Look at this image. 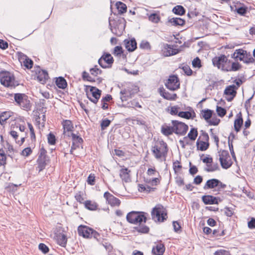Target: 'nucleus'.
<instances>
[{
  "label": "nucleus",
  "mask_w": 255,
  "mask_h": 255,
  "mask_svg": "<svg viewBox=\"0 0 255 255\" xmlns=\"http://www.w3.org/2000/svg\"><path fill=\"white\" fill-rule=\"evenodd\" d=\"M182 69L185 73L187 75H190L192 74V71L188 66H184L183 67Z\"/></svg>",
  "instance_id": "obj_61"
},
{
  "label": "nucleus",
  "mask_w": 255,
  "mask_h": 255,
  "mask_svg": "<svg viewBox=\"0 0 255 255\" xmlns=\"http://www.w3.org/2000/svg\"><path fill=\"white\" fill-rule=\"evenodd\" d=\"M248 227L250 229L255 228V219L252 218V220L248 222Z\"/></svg>",
  "instance_id": "obj_64"
},
{
  "label": "nucleus",
  "mask_w": 255,
  "mask_h": 255,
  "mask_svg": "<svg viewBox=\"0 0 255 255\" xmlns=\"http://www.w3.org/2000/svg\"><path fill=\"white\" fill-rule=\"evenodd\" d=\"M28 127L30 130V136L32 139H35V135L34 133V128L32 126V125L30 123H28Z\"/></svg>",
  "instance_id": "obj_58"
},
{
  "label": "nucleus",
  "mask_w": 255,
  "mask_h": 255,
  "mask_svg": "<svg viewBox=\"0 0 255 255\" xmlns=\"http://www.w3.org/2000/svg\"><path fill=\"white\" fill-rule=\"evenodd\" d=\"M162 51L165 56L173 55L179 52L178 49L173 48L172 46L167 44H164Z\"/></svg>",
  "instance_id": "obj_17"
},
{
  "label": "nucleus",
  "mask_w": 255,
  "mask_h": 255,
  "mask_svg": "<svg viewBox=\"0 0 255 255\" xmlns=\"http://www.w3.org/2000/svg\"><path fill=\"white\" fill-rule=\"evenodd\" d=\"M101 91L94 87H90V92H87L88 98L96 104L101 97Z\"/></svg>",
  "instance_id": "obj_11"
},
{
  "label": "nucleus",
  "mask_w": 255,
  "mask_h": 255,
  "mask_svg": "<svg viewBox=\"0 0 255 255\" xmlns=\"http://www.w3.org/2000/svg\"><path fill=\"white\" fill-rule=\"evenodd\" d=\"M113 58L110 54H106L104 55L98 61L99 64L101 67L103 68H106L108 67L107 65H105V63L108 65H110L113 63Z\"/></svg>",
  "instance_id": "obj_18"
},
{
  "label": "nucleus",
  "mask_w": 255,
  "mask_h": 255,
  "mask_svg": "<svg viewBox=\"0 0 255 255\" xmlns=\"http://www.w3.org/2000/svg\"><path fill=\"white\" fill-rule=\"evenodd\" d=\"M19 60L22 62L23 65L27 69H30L33 65V61L28 58L26 55H22L19 58Z\"/></svg>",
  "instance_id": "obj_26"
},
{
  "label": "nucleus",
  "mask_w": 255,
  "mask_h": 255,
  "mask_svg": "<svg viewBox=\"0 0 255 255\" xmlns=\"http://www.w3.org/2000/svg\"><path fill=\"white\" fill-rule=\"evenodd\" d=\"M130 170H128V168L124 166L122 167L120 170L119 175L123 181L127 183L130 181Z\"/></svg>",
  "instance_id": "obj_20"
},
{
  "label": "nucleus",
  "mask_w": 255,
  "mask_h": 255,
  "mask_svg": "<svg viewBox=\"0 0 255 255\" xmlns=\"http://www.w3.org/2000/svg\"><path fill=\"white\" fill-rule=\"evenodd\" d=\"M234 10L240 15L246 16L248 12V7L244 3H237Z\"/></svg>",
  "instance_id": "obj_19"
},
{
  "label": "nucleus",
  "mask_w": 255,
  "mask_h": 255,
  "mask_svg": "<svg viewBox=\"0 0 255 255\" xmlns=\"http://www.w3.org/2000/svg\"><path fill=\"white\" fill-rule=\"evenodd\" d=\"M241 68V65L239 63L236 62H233L232 64L231 67H230L228 66V68L229 69V71H237L239 70Z\"/></svg>",
  "instance_id": "obj_46"
},
{
  "label": "nucleus",
  "mask_w": 255,
  "mask_h": 255,
  "mask_svg": "<svg viewBox=\"0 0 255 255\" xmlns=\"http://www.w3.org/2000/svg\"><path fill=\"white\" fill-rule=\"evenodd\" d=\"M151 216L155 222H163L167 217V211L162 205L158 204L152 209Z\"/></svg>",
  "instance_id": "obj_3"
},
{
  "label": "nucleus",
  "mask_w": 255,
  "mask_h": 255,
  "mask_svg": "<svg viewBox=\"0 0 255 255\" xmlns=\"http://www.w3.org/2000/svg\"><path fill=\"white\" fill-rule=\"evenodd\" d=\"M125 47L129 51H133L136 48V42L135 39H126L124 40Z\"/></svg>",
  "instance_id": "obj_24"
},
{
  "label": "nucleus",
  "mask_w": 255,
  "mask_h": 255,
  "mask_svg": "<svg viewBox=\"0 0 255 255\" xmlns=\"http://www.w3.org/2000/svg\"><path fill=\"white\" fill-rule=\"evenodd\" d=\"M201 114L202 117L206 120H208L211 118L212 115V112L210 110H203Z\"/></svg>",
  "instance_id": "obj_44"
},
{
  "label": "nucleus",
  "mask_w": 255,
  "mask_h": 255,
  "mask_svg": "<svg viewBox=\"0 0 255 255\" xmlns=\"http://www.w3.org/2000/svg\"><path fill=\"white\" fill-rule=\"evenodd\" d=\"M32 150L29 147L24 148L22 151V154L25 156H28L31 153Z\"/></svg>",
  "instance_id": "obj_59"
},
{
  "label": "nucleus",
  "mask_w": 255,
  "mask_h": 255,
  "mask_svg": "<svg viewBox=\"0 0 255 255\" xmlns=\"http://www.w3.org/2000/svg\"><path fill=\"white\" fill-rule=\"evenodd\" d=\"M248 56L247 51L242 49H239L235 50L232 55V57L237 60L243 61L247 62V57Z\"/></svg>",
  "instance_id": "obj_14"
},
{
  "label": "nucleus",
  "mask_w": 255,
  "mask_h": 255,
  "mask_svg": "<svg viewBox=\"0 0 255 255\" xmlns=\"http://www.w3.org/2000/svg\"><path fill=\"white\" fill-rule=\"evenodd\" d=\"M243 125V120L241 114L240 113L236 116V119H235L234 123V129L237 132L240 131Z\"/></svg>",
  "instance_id": "obj_22"
},
{
  "label": "nucleus",
  "mask_w": 255,
  "mask_h": 255,
  "mask_svg": "<svg viewBox=\"0 0 255 255\" xmlns=\"http://www.w3.org/2000/svg\"><path fill=\"white\" fill-rule=\"evenodd\" d=\"M173 11L175 14L182 15L185 13V9L183 6L181 5H177L173 9Z\"/></svg>",
  "instance_id": "obj_39"
},
{
  "label": "nucleus",
  "mask_w": 255,
  "mask_h": 255,
  "mask_svg": "<svg viewBox=\"0 0 255 255\" xmlns=\"http://www.w3.org/2000/svg\"><path fill=\"white\" fill-rule=\"evenodd\" d=\"M161 131L164 134L166 135H168L171 134L173 132H174V129L173 126L171 127H163L162 128Z\"/></svg>",
  "instance_id": "obj_40"
},
{
  "label": "nucleus",
  "mask_w": 255,
  "mask_h": 255,
  "mask_svg": "<svg viewBox=\"0 0 255 255\" xmlns=\"http://www.w3.org/2000/svg\"><path fill=\"white\" fill-rule=\"evenodd\" d=\"M166 87L171 91H175L179 88L180 83L177 76L173 75L169 77L165 84Z\"/></svg>",
  "instance_id": "obj_13"
},
{
  "label": "nucleus",
  "mask_w": 255,
  "mask_h": 255,
  "mask_svg": "<svg viewBox=\"0 0 255 255\" xmlns=\"http://www.w3.org/2000/svg\"><path fill=\"white\" fill-rule=\"evenodd\" d=\"M209 136L206 132H203L197 141V148L201 151L206 150L209 147L208 142Z\"/></svg>",
  "instance_id": "obj_10"
},
{
  "label": "nucleus",
  "mask_w": 255,
  "mask_h": 255,
  "mask_svg": "<svg viewBox=\"0 0 255 255\" xmlns=\"http://www.w3.org/2000/svg\"><path fill=\"white\" fill-rule=\"evenodd\" d=\"M14 99L17 105L22 109L26 111L30 110V101L26 95L20 93L15 94Z\"/></svg>",
  "instance_id": "obj_5"
},
{
  "label": "nucleus",
  "mask_w": 255,
  "mask_h": 255,
  "mask_svg": "<svg viewBox=\"0 0 255 255\" xmlns=\"http://www.w3.org/2000/svg\"><path fill=\"white\" fill-rule=\"evenodd\" d=\"M37 161L38 163L37 169L38 171L40 172L45 168L49 161V159L48 157H38Z\"/></svg>",
  "instance_id": "obj_25"
},
{
  "label": "nucleus",
  "mask_w": 255,
  "mask_h": 255,
  "mask_svg": "<svg viewBox=\"0 0 255 255\" xmlns=\"http://www.w3.org/2000/svg\"><path fill=\"white\" fill-rule=\"evenodd\" d=\"M95 177L94 174H90L88 177L87 182L91 185L95 184Z\"/></svg>",
  "instance_id": "obj_55"
},
{
  "label": "nucleus",
  "mask_w": 255,
  "mask_h": 255,
  "mask_svg": "<svg viewBox=\"0 0 255 255\" xmlns=\"http://www.w3.org/2000/svg\"><path fill=\"white\" fill-rule=\"evenodd\" d=\"M151 151L156 159L161 161H165L168 152L167 144L163 141L157 142L152 147Z\"/></svg>",
  "instance_id": "obj_1"
},
{
  "label": "nucleus",
  "mask_w": 255,
  "mask_h": 255,
  "mask_svg": "<svg viewBox=\"0 0 255 255\" xmlns=\"http://www.w3.org/2000/svg\"><path fill=\"white\" fill-rule=\"evenodd\" d=\"M56 237L57 243L62 247H65L67 242L66 236L64 234L60 233Z\"/></svg>",
  "instance_id": "obj_31"
},
{
  "label": "nucleus",
  "mask_w": 255,
  "mask_h": 255,
  "mask_svg": "<svg viewBox=\"0 0 255 255\" xmlns=\"http://www.w3.org/2000/svg\"><path fill=\"white\" fill-rule=\"evenodd\" d=\"M148 19L150 21L157 23L160 20V17L156 13H152L149 16Z\"/></svg>",
  "instance_id": "obj_43"
},
{
  "label": "nucleus",
  "mask_w": 255,
  "mask_h": 255,
  "mask_svg": "<svg viewBox=\"0 0 255 255\" xmlns=\"http://www.w3.org/2000/svg\"><path fill=\"white\" fill-rule=\"evenodd\" d=\"M192 65L195 68H199L201 67V61L198 57H196L193 60Z\"/></svg>",
  "instance_id": "obj_48"
},
{
  "label": "nucleus",
  "mask_w": 255,
  "mask_h": 255,
  "mask_svg": "<svg viewBox=\"0 0 255 255\" xmlns=\"http://www.w3.org/2000/svg\"><path fill=\"white\" fill-rule=\"evenodd\" d=\"M84 205L87 209L91 211L96 210L98 207V205L96 202L91 200L85 201Z\"/></svg>",
  "instance_id": "obj_28"
},
{
  "label": "nucleus",
  "mask_w": 255,
  "mask_h": 255,
  "mask_svg": "<svg viewBox=\"0 0 255 255\" xmlns=\"http://www.w3.org/2000/svg\"><path fill=\"white\" fill-rule=\"evenodd\" d=\"M104 197L112 206H119L120 205V200L108 192H106L104 193Z\"/></svg>",
  "instance_id": "obj_16"
},
{
  "label": "nucleus",
  "mask_w": 255,
  "mask_h": 255,
  "mask_svg": "<svg viewBox=\"0 0 255 255\" xmlns=\"http://www.w3.org/2000/svg\"><path fill=\"white\" fill-rule=\"evenodd\" d=\"M160 179L159 178H154L153 179H149L147 182L150 184L151 185H156L160 183Z\"/></svg>",
  "instance_id": "obj_52"
},
{
  "label": "nucleus",
  "mask_w": 255,
  "mask_h": 255,
  "mask_svg": "<svg viewBox=\"0 0 255 255\" xmlns=\"http://www.w3.org/2000/svg\"><path fill=\"white\" fill-rule=\"evenodd\" d=\"M10 117V115H7L6 113H3L0 117V123L2 125L3 123Z\"/></svg>",
  "instance_id": "obj_60"
},
{
  "label": "nucleus",
  "mask_w": 255,
  "mask_h": 255,
  "mask_svg": "<svg viewBox=\"0 0 255 255\" xmlns=\"http://www.w3.org/2000/svg\"><path fill=\"white\" fill-rule=\"evenodd\" d=\"M0 81L2 85L6 87L12 88L18 85L13 75L8 72L0 73Z\"/></svg>",
  "instance_id": "obj_4"
},
{
  "label": "nucleus",
  "mask_w": 255,
  "mask_h": 255,
  "mask_svg": "<svg viewBox=\"0 0 255 255\" xmlns=\"http://www.w3.org/2000/svg\"><path fill=\"white\" fill-rule=\"evenodd\" d=\"M47 139H48V142L49 144H50L51 145H53L55 144V137L53 134L49 133L48 135Z\"/></svg>",
  "instance_id": "obj_53"
},
{
  "label": "nucleus",
  "mask_w": 255,
  "mask_h": 255,
  "mask_svg": "<svg viewBox=\"0 0 255 255\" xmlns=\"http://www.w3.org/2000/svg\"><path fill=\"white\" fill-rule=\"evenodd\" d=\"M129 106L133 108H141V106L135 100L131 101L129 104Z\"/></svg>",
  "instance_id": "obj_50"
},
{
  "label": "nucleus",
  "mask_w": 255,
  "mask_h": 255,
  "mask_svg": "<svg viewBox=\"0 0 255 255\" xmlns=\"http://www.w3.org/2000/svg\"><path fill=\"white\" fill-rule=\"evenodd\" d=\"M38 247L39 249L44 254L48 253L49 251L48 248L44 244H40Z\"/></svg>",
  "instance_id": "obj_56"
},
{
  "label": "nucleus",
  "mask_w": 255,
  "mask_h": 255,
  "mask_svg": "<svg viewBox=\"0 0 255 255\" xmlns=\"http://www.w3.org/2000/svg\"><path fill=\"white\" fill-rule=\"evenodd\" d=\"M139 47L140 48L144 49H149L150 48L149 43L146 41H142L140 43Z\"/></svg>",
  "instance_id": "obj_51"
},
{
  "label": "nucleus",
  "mask_w": 255,
  "mask_h": 255,
  "mask_svg": "<svg viewBox=\"0 0 255 255\" xmlns=\"http://www.w3.org/2000/svg\"><path fill=\"white\" fill-rule=\"evenodd\" d=\"M237 94V90L232 85L227 86L225 91L224 95L226 100L230 102L231 101Z\"/></svg>",
  "instance_id": "obj_15"
},
{
  "label": "nucleus",
  "mask_w": 255,
  "mask_h": 255,
  "mask_svg": "<svg viewBox=\"0 0 255 255\" xmlns=\"http://www.w3.org/2000/svg\"><path fill=\"white\" fill-rule=\"evenodd\" d=\"M62 125L64 129L63 133L64 135L70 136V134L72 133L71 131H72L73 129V125L72 122L70 120H65L63 121Z\"/></svg>",
  "instance_id": "obj_21"
},
{
  "label": "nucleus",
  "mask_w": 255,
  "mask_h": 255,
  "mask_svg": "<svg viewBox=\"0 0 255 255\" xmlns=\"http://www.w3.org/2000/svg\"><path fill=\"white\" fill-rule=\"evenodd\" d=\"M197 135V130L196 129L193 128L188 133V136L191 140H194L196 138Z\"/></svg>",
  "instance_id": "obj_42"
},
{
  "label": "nucleus",
  "mask_w": 255,
  "mask_h": 255,
  "mask_svg": "<svg viewBox=\"0 0 255 255\" xmlns=\"http://www.w3.org/2000/svg\"><path fill=\"white\" fill-rule=\"evenodd\" d=\"M90 73L92 75L96 76L98 74H100L101 71L97 68V66H95V67L90 69Z\"/></svg>",
  "instance_id": "obj_57"
},
{
  "label": "nucleus",
  "mask_w": 255,
  "mask_h": 255,
  "mask_svg": "<svg viewBox=\"0 0 255 255\" xmlns=\"http://www.w3.org/2000/svg\"><path fill=\"white\" fill-rule=\"evenodd\" d=\"M161 95L164 99L168 100H175L177 98L176 94L170 93L167 92H163Z\"/></svg>",
  "instance_id": "obj_33"
},
{
  "label": "nucleus",
  "mask_w": 255,
  "mask_h": 255,
  "mask_svg": "<svg viewBox=\"0 0 255 255\" xmlns=\"http://www.w3.org/2000/svg\"><path fill=\"white\" fill-rule=\"evenodd\" d=\"M169 22L174 25H183L185 23V21L179 17H173L169 19Z\"/></svg>",
  "instance_id": "obj_32"
},
{
  "label": "nucleus",
  "mask_w": 255,
  "mask_h": 255,
  "mask_svg": "<svg viewBox=\"0 0 255 255\" xmlns=\"http://www.w3.org/2000/svg\"><path fill=\"white\" fill-rule=\"evenodd\" d=\"M126 218L129 223L134 225H140L142 223H145L146 221L145 213L136 211L128 213Z\"/></svg>",
  "instance_id": "obj_2"
},
{
  "label": "nucleus",
  "mask_w": 255,
  "mask_h": 255,
  "mask_svg": "<svg viewBox=\"0 0 255 255\" xmlns=\"http://www.w3.org/2000/svg\"><path fill=\"white\" fill-rule=\"evenodd\" d=\"M57 86L61 89H64L67 83L66 80L62 77H59L56 81Z\"/></svg>",
  "instance_id": "obj_36"
},
{
  "label": "nucleus",
  "mask_w": 255,
  "mask_h": 255,
  "mask_svg": "<svg viewBox=\"0 0 255 255\" xmlns=\"http://www.w3.org/2000/svg\"><path fill=\"white\" fill-rule=\"evenodd\" d=\"M132 123L136 125H144L145 123L143 120L135 118L132 120Z\"/></svg>",
  "instance_id": "obj_54"
},
{
  "label": "nucleus",
  "mask_w": 255,
  "mask_h": 255,
  "mask_svg": "<svg viewBox=\"0 0 255 255\" xmlns=\"http://www.w3.org/2000/svg\"><path fill=\"white\" fill-rule=\"evenodd\" d=\"M194 114V112L192 111L187 112H179L178 116L181 118L189 119L193 117Z\"/></svg>",
  "instance_id": "obj_34"
},
{
  "label": "nucleus",
  "mask_w": 255,
  "mask_h": 255,
  "mask_svg": "<svg viewBox=\"0 0 255 255\" xmlns=\"http://www.w3.org/2000/svg\"><path fill=\"white\" fill-rule=\"evenodd\" d=\"M78 233L79 236H82L85 238H90L92 237L97 238V237L99 236V234L92 229L87 226L82 225L78 227Z\"/></svg>",
  "instance_id": "obj_8"
},
{
  "label": "nucleus",
  "mask_w": 255,
  "mask_h": 255,
  "mask_svg": "<svg viewBox=\"0 0 255 255\" xmlns=\"http://www.w3.org/2000/svg\"><path fill=\"white\" fill-rule=\"evenodd\" d=\"M111 123V121L109 120L106 119L102 120L101 123V127L102 130H104L108 127L109 126Z\"/></svg>",
  "instance_id": "obj_45"
},
{
  "label": "nucleus",
  "mask_w": 255,
  "mask_h": 255,
  "mask_svg": "<svg viewBox=\"0 0 255 255\" xmlns=\"http://www.w3.org/2000/svg\"><path fill=\"white\" fill-rule=\"evenodd\" d=\"M217 112L218 115L221 117H224L226 114V110L220 107H217Z\"/></svg>",
  "instance_id": "obj_49"
},
{
  "label": "nucleus",
  "mask_w": 255,
  "mask_h": 255,
  "mask_svg": "<svg viewBox=\"0 0 255 255\" xmlns=\"http://www.w3.org/2000/svg\"><path fill=\"white\" fill-rule=\"evenodd\" d=\"M6 157L4 151L0 149V165L4 166L6 164Z\"/></svg>",
  "instance_id": "obj_38"
},
{
  "label": "nucleus",
  "mask_w": 255,
  "mask_h": 255,
  "mask_svg": "<svg viewBox=\"0 0 255 255\" xmlns=\"http://www.w3.org/2000/svg\"><path fill=\"white\" fill-rule=\"evenodd\" d=\"M219 159L223 168L228 169L232 165V161L229 153L227 150H220L219 152Z\"/></svg>",
  "instance_id": "obj_7"
},
{
  "label": "nucleus",
  "mask_w": 255,
  "mask_h": 255,
  "mask_svg": "<svg viewBox=\"0 0 255 255\" xmlns=\"http://www.w3.org/2000/svg\"><path fill=\"white\" fill-rule=\"evenodd\" d=\"M164 246L161 244H158L153 247L152 252L155 255H162L164 252Z\"/></svg>",
  "instance_id": "obj_29"
},
{
  "label": "nucleus",
  "mask_w": 255,
  "mask_h": 255,
  "mask_svg": "<svg viewBox=\"0 0 255 255\" xmlns=\"http://www.w3.org/2000/svg\"><path fill=\"white\" fill-rule=\"evenodd\" d=\"M117 6L119 12L124 13L127 11V7L125 3L118 2L117 3Z\"/></svg>",
  "instance_id": "obj_37"
},
{
  "label": "nucleus",
  "mask_w": 255,
  "mask_h": 255,
  "mask_svg": "<svg viewBox=\"0 0 255 255\" xmlns=\"http://www.w3.org/2000/svg\"><path fill=\"white\" fill-rule=\"evenodd\" d=\"M123 53L122 47L120 46H117L115 47L113 54L116 56H120Z\"/></svg>",
  "instance_id": "obj_47"
},
{
  "label": "nucleus",
  "mask_w": 255,
  "mask_h": 255,
  "mask_svg": "<svg viewBox=\"0 0 255 255\" xmlns=\"http://www.w3.org/2000/svg\"><path fill=\"white\" fill-rule=\"evenodd\" d=\"M218 168L219 167L217 164H206V167L205 170L208 172H212L218 170Z\"/></svg>",
  "instance_id": "obj_41"
},
{
  "label": "nucleus",
  "mask_w": 255,
  "mask_h": 255,
  "mask_svg": "<svg viewBox=\"0 0 255 255\" xmlns=\"http://www.w3.org/2000/svg\"><path fill=\"white\" fill-rule=\"evenodd\" d=\"M70 135L72 136L73 140V144L70 150L71 153H72L73 150L75 149L77 147L79 146L80 144L82 142L83 140L82 138L74 133H71Z\"/></svg>",
  "instance_id": "obj_23"
},
{
  "label": "nucleus",
  "mask_w": 255,
  "mask_h": 255,
  "mask_svg": "<svg viewBox=\"0 0 255 255\" xmlns=\"http://www.w3.org/2000/svg\"><path fill=\"white\" fill-rule=\"evenodd\" d=\"M226 187V185L221 182L220 180L217 179H212L208 180L204 187V189H212L217 187L218 189H224Z\"/></svg>",
  "instance_id": "obj_12"
},
{
  "label": "nucleus",
  "mask_w": 255,
  "mask_h": 255,
  "mask_svg": "<svg viewBox=\"0 0 255 255\" xmlns=\"http://www.w3.org/2000/svg\"><path fill=\"white\" fill-rule=\"evenodd\" d=\"M202 200L205 204H218V199L212 196H204Z\"/></svg>",
  "instance_id": "obj_30"
},
{
  "label": "nucleus",
  "mask_w": 255,
  "mask_h": 255,
  "mask_svg": "<svg viewBox=\"0 0 255 255\" xmlns=\"http://www.w3.org/2000/svg\"><path fill=\"white\" fill-rule=\"evenodd\" d=\"M215 255H229L228 251L225 250H219L215 253Z\"/></svg>",
  "instance_id": "obj_63"
},
{
  "label": "nucleus",
  "mask_w": 255,
  "mask_h": 255,
  "mask_svg": "<svg viewBox=\"0 0 255 255\" xmlns=\"http://www.w3.org/2000/svg\"><path fill=\"white\" fill-rule=\"evenodd\" d=\"M10 134L11 136L14 138L15 141L16 142L17 141V138L18 136V132L16 130H11L10 132Z\"/></svg>",
  "instance_id": "obj_62"
},
{
  "label": "nucleus",
  "mask_w": 255,
  "mask_h": 255,
  "mask_svg": "<svg viewBox=\"0 0 255 255\" xmlns=\"http://www.w3.org/2000/svg\"><path fill=\"white\" fill-rule=\"evenodd\" d=\"M48 78V73L45 70L40 71L37 73V79L42 84H44Z\"/></svg>",
  "instance_id": "obj_27"
},
{
  "label": "nucleus",
  "mask_w": 255,
  "mask_h": 255,
  "mask_svg": "<svg viewBox=\"0 0 255 255\" xmlns=\"http://www.w3.org/2000/svg\"><path fill=\"white\" fill-rule=\"evenodd\" d=\"M174 132L177 134H184L188 130V126L184 123L178 121H172Z\"/></svg>",
  "instance_id": "obj_9"
},
{
  "label": "nucleus",
  "mask_w": 255,
  "mask_h": 255,
  "mask_svg": "<svg viewBox=\"0 0 255 255\" xmlns=\"http://www.w3.org/2000/svg\"><path fill=\"white\" fill-rule=\"evenodd\" d=\"M75 198L77 202L81 204H84L85 202V194L81 191L78 192L75 195Z\"/></svg>",
  "instance_id": "obj_35"
},
{
  "label": "nucleus",
  "mask_w": 255,
  "mask_h": 255,
  "mask_svg": "<svg viewBox=\"0 0 255 255\" xmlns=\"http://www.w3.org/2000/svg\"><path fill=\"white\" fill-rule=\"evenodd\" d=\"M212 63L214 66L223 71H229L228 65L230 64L226 56L224 55L218 57H215L212 59Z\"/></svg>",
  "instance_id": "obj_6"
}]
</instances>
